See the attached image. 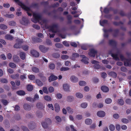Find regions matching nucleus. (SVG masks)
<instances>
[{
    "instance_id": "3c124183",
    "label": "nucleus",
    "mask_w": 131,
    "mask_h": 131,
    "mask_svg": "<svg viewBox=\"0 0 131 131\" xmlns=\"http://www.w3.org/2000/svg\"><path fill=\"white\" fill-rule=\"evenodd\" d=\"M79 84L80 85L82 86L85 85L86 84V83L84 81H82L79 82Z\"/></svg>"
},
{
    "instance_id": "5fc2aeb1",
    "label": "nucleus",
    "mask_w": 131,
    "mask_h": 131,
    "mask_svg": "<svg viewBox=\"0 0 131 131\" xmlns=\"http://www.w3.org/2000/svg\"><path fill=\"white\" fill-rule=\"evenodd\" d=\"M39 95L37 94H36L35 95L34 98H33V99H34V102L36 100H38L39 99Z\"/></svg>"
},
{
    "instance_id": "680f3d73",
    "label": "nucleus",
    "mask_w": 131,
    "mask_h": 131,
    "mask_svg": "<svg viewBox=\"0 0 131 131\" xmlns=\"http://www.w3.org/2000/svg\"><path fill=\"white\" fill-rule=\"evenodd\" d=\"M82 116L81 114H78L76 115V118L79 120H80L82 118Z\"/></svg>"
},
{
    "instance_id": "aec40b11",
    "label": "nucleus",
    "mask_w": 131,
    "mask_h": 131,
    "mask_svg": "<svg viewBox=\"0 0 131 131\" xmlns=\"http://www.w3.org/2000/svg\"><path fill=\"white\" fill-rule=\"evenodd\" d=\"M55 111L57 112H58L60 110V107L58 103H55L54 105Z\"/></svg>"
},
{
    "instance_id": "a878e982",
    "label": "nucleus",
    "mask_w": 131,
    "mask_h": 131,
    "mask_svg": "<svg viewBox=\"0 0 131 131\" xmlns=\"http://www.w3.org/2000/svg\"><path fill=\"white\" fill-rule=\"evenodd\" d=\"M36 83L39 86H41L43 85V83L42 82L38 79L36 80Z\"/></svg>"
},
{
    "instance_id": "4c0bfd02",
    "label": "nucleus",
    "mask_w": 131,
    "mask_h": 131,
    "mask_svg": "<svg viewBox=\"0 0 131 131\" xmlns=\"http://www.w3.org/2000/svg\"><path fill=\"white\" fill-rule=\"evenodd\" d=\"M8 24L9 25L11 26H15L16 25L15 22L14 21H12L9 22Z\"/></svg>"
},
{
    "instance_id": "bb28decb",
    "label": "nucleus",
    "mask_w": 131,
    "mask_h": 131,
    "mask_svg": "<svg viewBox=\"0 0 131 131\" xmlns=\"http://www.w3.org/2000/svg\"><path fill=\"white\" fill-rule=\"evenodd\" d=\"M102 90L104 92H107L108 91V88L105 86H102L101 88Z\"/></svg>"
},
{
    "instance_id": "cd10ccee",
    "label": "nucleus",
    "mask_w": 131,
    "mask_h": 131,
    "mask_svg": "<svg viewBox=\"0 0 131 131\" xmlns=\"http://www.w3.org/2000/svg\"><path fill=\"white\" fill-rule=\"evenodd\" d=\"M32 70L35 73H37L39 72V69L36 67H32Z\"/></svg>"
},
{
    "instance_id": "0eeeda50",
    "label": "nucleus",
    "mask_w": 131,
    "mask_h": 131,
    "mask_svg": "<svg viewBox=\"0 0 131 131\" xmlns=\"http://www.w3.org/2000/svg\"><path fill=\"white\" fill-rule=\"evenodd\" d=\"M70 80L73 83H76L78 81V78L74 75H72L70 77Z\"/></svg>"
},
{
    "instance_id": "338daca9",
    "label": "nucleus",
    "mask_w": 131,
    "mask_h": 131,
    "mask_svg": "<svg viewBox=\"0 0 131 131\" xmlns=\"http://www.w3.org/2000/svg\"><path fill=\"white\" fill-rule=\"evenodd\" d=\"M109 128L111 131H113L115 130V127L114 125L111 124Z\"/></svg>"
},
{
    "instance_id": "09e8293b",
    "label": "nucleus",
    "mask_w": 131,
    "mask_h": 131,
    "mask_svg": "<svg viewBox=\"0 0 131 131\" xmlns=\"http://www.w3.org/2000/svg\"><path fill=\"white\" fill-rule=\"evenodd\" d=\"M46 43L48 46H52V42L49 39H47L46 40Z\"/></svg>"
},
{
    "instance_id": "f257e3e1",
    "label": "nucleus",
    "mask_w": 131,
    "mask_h": 131,
    "mask_svg": "<svg viewBox=\"0 0 131 131\" xmlns=\"http://www.w3.org/2000/svg\"><path fill=\"white\" fill-rule=\"evenodd\" d=\"M33 18L32 20L34 22L36 23L40 20H41L43 24H45L47 20L45 19H42L40 14L39 13L35 12L33 13Z\"/></svg>"
},
{
    "instance_id": "1a4fd4ad",
    "label": "nucleus",
    "mask_w": 131,
    "mask_h": 131,
    "mask_svg": "<svg viewBox=\"0 0 131 131\" xmlns=\"http://www.w3.org/2000/svg\"><path fill=\"white\" fill-rule=\"evenodd\" d=\"M21 23L22 24L26 25L28 24V20L27 18L23 17L22 18V20L20 21Z\"/></svg>"
},
{
    "instance_id": "a19ab883",
    "label": "nucleus",
    "mask_w": 131,
    "mask_h": 131,
    "mask_svg": "<svg viewBox=\"0 0 131 131\" xmlns=\"http://www.w3.org/2000/svg\"><path fill=\"white\" fill-rule=\"evenodd\" d=\"M9 66L12 68H15L16 67V65L13 62L10 63L9 64Z\"/></svg>"
},
{
    "instance_id": "39448f33",
    "label": "nucleus",
    "mask_w": 131,
    "mask_h": 131,
    "mask_svg": "<svg viewBox=\"0 0 131 131\" xmlns=\"http://www.w3.org/2000/svg\"><path fill=\"white\" fill-rule=\"evenodd\" d=\"M21 7L23 9L27 11V13L29 16H31V13H32V12L30 8L28 7L23 4L22 5Z\"/></svg>"
},
{
    "instance_id": "5701e85b",
    "label": "nucleus",
    "mask_w": 131,
    "mask_h": 131,
    "mask_svg": "<svg viewBox=\"0 0 131 131\" xmlns=\"http://www.w3.org/2000/svg\"><path fill=\"white\" fill-rule=\"evenodd\" d=\"M68 112L70 114H72L73 113V110L70 107H67L66 108Z\"/></svg>"
},
{
    "instance_id": "b1692460",
    "label": "nucleus",
    "mask_w": 131,
    "mask_h": 131,
    "mask_svg": "<svg viewBox=\"0 0 131 131\" xmlns=\"http://www.w3.org/2000/svg\"><path fill=\"white\" fill-rule=\"evenodd\" d=\"M109 74L110 76L114 78H116L117 77V74L114 72H111L109 73Z\"/></svg>"
},
{
    "instance_id": "ea45409f",
    "label": "nucleus",
    "mask_w": 131,
    "mask_h": 131,
    "mask_svg": "<svg viewBox=\"0 0 131 131\" xmlns=\"http://www.w3.org/2000/svg\"><path fill=\"white\" fill-rule=\"evenodd\" d=\"M1 102L5 106L7 105L8 103V102L7 100L4 99L2 100Z\"/></svg>"
},
{
    "instance_id": "79ce46f5",
    "label": "nucleus",
    "mask_w": 131,
    "mask_h": 131,
    "mask_svg": "<svg viewBox=\"0 0 131 131\" xmlns=\"http://www.w3.org/2000/svg\"><path fill=\"white\" fill-rule=\"evenodd\" d=\"M112 100L110 98H107L105 101V103L107 104H110L112 102Z\"/></svg>"
},
{
    "instance_id": "de8ad7c7",
    "label": "nucleus",
    "mask_w": 131,
    "mask_h": 131,
    "mask_svg": "<svg viewBox=\"0 0 131 131\" xmlns=\"http://www.w3.org/2000/svg\"><path fill=\"white\" fill-rule=\"evenodd\" d=\"M19 76L18 74H17L15 75H13L11 76V77L12 78L14 79H16Z\"/></svg>"
},
{
    "instance_id": "864d4df0",
    "label": "nucleus",
    "mask_w": 131,
    "mask_h": 131,
    "mask_svg": "<svg viewBox=\"0 0 131 131\" xmlns=\"http://www.w3.org/2000/svg\"><path fill=\"white\" fill-rule=\"evenodd\" d=\"M109 44L111 45H114L116 44V42L114 40H111L109 41Z\"/></svg>"
},
{
    "instance_id": "37998d69",
    "label": "nucleus",
    "mask_w": 131,
    "mask_h": 131,
    "mask_svg": "<svg viewBox=\"0 0 131 131\" xmlns=\"http://www.w3.org/2000/svg\"><path fill=\"white\" fill-rule=\"evenodd\" d=\"M69 58L68 56L67 55H63L61 56V58L63 60H67Z\"/></svg>"
},
{
    "instance_id": "4be33fe9",
    "label": "nucleus",
    "mask_w": 131,
    "mask_h": 131,
    "mask_svg": "<svg viewBox=\"0 0 131 131\" xmlns=\"http://www.w3.org/2000/svg\"><path fill=\"white\" fill-rule=\"evenodd\" d=\"M63 88L64 90L66 91L69 90V86L68 84H65L63 85Z\"/></svg>"
},
{
    "instance_id": "423d86ee",
    "label": "nucleus",
    "mask_w": 131,
    "mask_h": 131,
    "mask_svg": "<svg viewBox=\"0 0 131 131\" xmlns=\"http://www.w3.org/2000/svg\"><path fill=\"white\" fill-rule=\"evenodd\" d=\"M39 48L41 52L44 53L46 52L49 49L48 48H47L44 46L42 45L39 46Z\"/></svg>"
},
{
    "instance_id": "2f4dec72",
    "label": "nucleus",
    "mask_w": 131,
    "mask_h": 131,
    "mask_svg": "<svg viewBox=\"0 0 131 131\" xmlns=\"http://www.w3.org/2000/svg\"><path fill=\"white\" fill-rule=\"evenodd\" d=\"M75 95L77 97L80 99L82 98L83 97V94L80 93H76L75 94Z\"/></svg>"
},
{
    "instance_id": "4468645a",
    "label": "nucleus",
    "mask_w": 131,
    "mask_h": 131,
    "mask_svg": "<svg viewBox=\"0 0 131 131\" xmlns=\"http://www.w3.org/2000/svg\"><path fill=\"white\" fill-rule=\"evenodd\" d=\"M97 115L99 117H103L105 115V113L104 111H101L97 112Z\"/></svg>"
},
{
    "instance_id": "58836bf2",
    "label": "nucleus",
    "mask_w": 131,
    "mask_h": 131,
    "mask_svg": "<svg viewBox=\"0 0 131 131\" xmlns=\"http://www.w3.org/2000/svg\"><path fill=\"white\" fill-rule=\"evenodd\" d=\"M20 57L23 60L25 59V54L23 52H21L20 53Z\"/></svg>"
},
{
    "instance_id": "9b49d317",
    "label": "nucleus",
    "mask_w": 131,
    "mask_h": 131,
    "mask_svg": "<svg viewBox=\"0 0 131 131\" xmlns=\"http://www.w3.org/2000/svg\"><path fill=\"white\" fill-rule=\"evenodd\" d=\"M31 53L33 56L36 57H38L39 56V53L36 50H32L31 51Z\"/></svg>"
},
{
    "instance_id": "6e6552de",
    "label": "nucleus",
    "mask_w": 131,
    "mask_h": 131,
    "mask_svg": "<svg viewBox=\"0 0 131 131\" xmlns=\"http://www.w3.org/2000/svg\"><path fill=\"white\" fill-rule=\"evenodd\" d=\"M97 52L96 50L94 49H92L90 50V52L89 53V54L91 57H94Z\"/></svg>"
},
{
    "instance_id": "4d7b16f0",
    "label": "nucleus",
    "mask_w": 131,
    "mask_h": 131,
    "mask_svg": "<svg viewBox=\"0 0 131 131\" xmlns=\"http://www.w3.org/2000/svg\"><path fill=\"white\" fill-rule=\"evenodd\" d=\"M55 45L56 47L58 48H61L63 47L62 45L59 43H56Z\"/></svg>"
},
{
    "instance_id": "c9c22d12",
    "label": "nucleus",
    "mask_w": 131,
    "mask_h": 131,
    "mask_svg": "<svg viewBox=\"0 0 131 131\" xmlns=\"http://www.w3.org/2000/svg\"><path fill=\"white\" fill-rule=\"evenodd\" d=\"M44 98L45 100L47 101H51L52 100L51 97L50 96L48 95L45 96Z\"/></svg>"
},
{
    "instance_id": "f3484780",
    "label": "nucleus",
    "mask_w": 131,
    "mask_h": 131,
    "mask_svg": "<svg viewBox=\"0 0 131 131\" xmlns=\"http://www.w3.org/2000/svg\"><path fill=\"white\" fill-rule=\"evenodd\" d=\"M92 122V120L90 118H87L85 120V124L88 125H91Z\"/></svg>"
},
{
    "instance_id": "e2e57ef3",
    "label": "nucleus",
    "mask_w": 131,
    "mask_h": 131,
    "mask_svg": "<svg viewBox=\"0 0 131 131\" xmlns=\"http://www.w3.org/2000/svg\"><path fill=\"white\" fill-rule=\"evenodd\" d=\"M118 103L121 105H123L124 104V101L123 99H120L118 100Z\"/></svg>"
},
{
    "instance_id": "412c9836",
    "label": "nucleus",
    "mask_w": 131,
    "mask_h": 131,
    "mask_svg": "<svg viewBox=\"0 0 131 131\" xmlns=\"http://www.w3.org/2000/svg\"><path fill=\"white\" fill-rule=\"evenodd\" d=\"M37 108L40 109H43L44 107V106L43 104L41 103H38L36 104Z\"/></svg>"
},
{
    "instance_id": "f704fd0d",
    "label": "nucleus",
    "mask_w": 131,
    "mask_h": 131,
    "mask_svg": "<svg viewBox=\"0 0 131 131\" xmlns=\"http://www.w3.org/2000/svg\"><path fill=\"white\" fill-rule=\"evenodd\" d=\"M13 60L15 62H18L19 61V58L16 56L13 57Z\"/></svg>"
},
{
    "instance_id": "13d9d810",
    "label": "nucleus",
    "mask_w": 131,
    "mask_h": 131,
    "mask_svg": "<svg viewBox=\"0 0 131 131\" xmlns=\"http://www.w3.org/2000/svg\"><path fill=\"white\" fill-rule=\"evenodd\" d=\"M28 78L31 80H33L35 79V76L33 75H29L28 76Z\"/></svg>"
},
{
    "instance_id": "c85d7f7f",
    "label": "nucleus",
    "mask_w": 131,
    "mask_h": 131,
    "mask_svg": "<svg viewBox=\"0 0 131 131\" xmlns=\"http://www.w3.org/2000/svg\"><path fill=\"white\" fill-rule=\"evenodd\" d=\"M88 106V104L86 102H83L80 105V106L82 108H85Z\"/></svg>"
},
{
    "instance_id": "393cba45",
    "label": "nucleus",
    "mask_w": 131,
    "mask_h": 131,
    "mask_svg": "<svg viewBox=\"0 0 131 131\" xmlns=\"http://www.w3.org/2000/svg\"><path fill=\"white\" fill-rule=\"evenodd\" d=\"M74 99V97L72 96H68L67 97V101L69 102H72Z\"/></svg>"
},
{
    "instance_id": "9d476101",
    "label": "nucleus",
    "mask_w": 131,
    "mask_h": 131,
    "mask_svg": "<svg viewBox=\"0 0 131 131\" xmlns=\"http://www.w3.org/2000/svg\"><path fill=\"white\" fill-rule=\"evenodd\" d=\"M124 65L126 66H131V59L129 58L126 59L124 61Z\"/></svg>"
},
{
    "instance_id": "a18cd8bd",
    "label": "nucleus",
    "mask_w": 131,
    "mask_h": 131,
    "mask_svg": "<svg viewBox=\"0 0 131 131\" xmlns=\"http://www.w3.org/2000/svg\"><path fill=\"white\" fill-rule=\"evenodd\" d=\"M4 16L8 18H13L14 17V15L13 14H11L10 15L9 14H6L5 15H4Z\"/></svg>"
},
{
    "instance_id": "8fccbe9b",
    "label": "nucleus",
    "mask_w": 131,
    "mask_h": 131,
    "mask_svg": "<svg viewBox=\"0 0 131 131\" xmlns=\"http://www.w3.org/2000/svg\"><path fill=\"white\" fill-rule=\"evenodd\" d=\"M14 47L16 48H20L21 46L20 43H16L15 44Z\"/></svg>"
},
{
    "instance_id": "a211bd4d",
    "label": "nucleus",
    "mask_w": 131,
    "mask_h": 131,
    "mask_svg": "<svg viewBox=\"0 0 131 131\" xmlns=\"http://www.w3.org/2000/svg\"><path fill=\"white\" fill-rule=\"evenodd\" d=\"M5 38L7 40H13L14 38L13 37L10 35L7 34L5 36Z\"/></svg>"
},
{
    "instance_id": "6ab92c4d",
    "label": "nucleus",
    "mask_w": 131,
    "mask_h": 131,
    "mask_svg": "<svg viewBox=\"0 0 131 131\" xmlns=\"http://www.w3.org/2000/svg\"><path fill=\"white\" fill-rule=\"evenodd\" d=\"M79 54L77 53H73L71 59L73 60H75V58L79 57Z\"/></svg>"
},
{
    "instance_id": "473e14b6",
    "label": "nucleus",
    "mask_w": 131,
    "mask_h": 131,
    "mask_svg": "<svg viewBox=\"0 0 131 131\" xmlns=\"http://www.w3.org/2000/svg\"><path fill=\"white\" fill-rule=\"evenodd\" d=\"M7 26L3 24H0V28L4 30L6 29Z\"/></svg>"
},
{
    "instance_id": "7c9ffc66",
    "label": "nucleus",
    "mask_w": 131,
    "mask_h": 131,
    "mask_svg": "<svg viewBox=\"0 0 131 131\" xmlns=\"http://www.w3.org/2000/svg\"><path fill=\"white\" fill-rule=\"evenodd\" d=\"M33 88V87L32 85L28 84L27 86V89L28 91H32Z\"/></svg>"
},
{
    "instance_id": "dca6fc26",
    "label": "nucleus",
    "mask_w": 131,
    "mask_h": 131,
    "mask_svg": "<svg viewBox=\"0 0 131 131\" xmlns=\"http://www.w3.org/2000/svg\"><path fill=\"white\" fill-rule=\"evenodd\" d=\"M28 127L31 129H34L36 127V124L34 122L29 123L28 125Z\"/></svg>"
},
{
    "instance_id": "f03ea898",
    "label": "nucleus",
    "mask_w": 131,
    "mask_h": 131,
    "mask_svg": "<svg viewBox=\"0 0 131 131\" xmlns=\"http://www.w3.org/2000/svg\"><path fill=\"white\" fill-rule=\"evenodd\" d=\"M49 28L50 30L54 33H58L59 30L58 28V25L56 24H54L49 26Z\"/></svg>"
},
{
    "instance_id": "603ef678",
    "label": "nucleus",
    "mask_w": 131,
    "mask_h": 131,
    "mask_svg": "<svg viewBox=\"0 0 131 131\" xmlns=\"http://www.w3.org/2000/svg\"><path fill=\"white\" fill-rule=\"evenodd\" d=\"M42 91L44 93H46V94H48V93L47 88V87H43L42 88Z\"/></svg>"
},
{
    "instance_id": "bf43d9fd",
    "label": "nucleus",
    "mask_w": 131,
    "mask_h": 131,
    "mask_svg": "<svg viewBox=\"0 0 131 131\" xmlns=\"http://www.w3.org/2000/svg\"><path fill=\"white\" fill-rule=\"evenodd\" d=\"M26 99L28 101H30L31 102H34V99H33V98L32 97H27L26 98Z\"/></svg>"
},
{
    "instance_id": "c03bdc74",
    "label": "nucleus",
    "mask_w": 131,
    "mask_h": 131,
    "mask_svg": "<svg viewBox=\"0 0 131 131\" xmlns=\"http://www.w3.org/2000/svg\"><path fill=\"white\" fill-rule=\"evenodd\" d=\"M53 56L56 58H58L60 57V54L57 53H54L53 54Z\"/></svg>"
},
{
    "instance_id": "e433bc0d",
    "label": "nucleus",
    "mask_w": 131,
    "mask_h": 131,
    "mask_svg": "<svg viewBox=\"0 0 131 131\" xmlns=\"http://www.w3.org/2000/svg\"><path fill=\"white\" fill-rule=\"evenodd\" d=\"M70 68L68 67H62L60 69V70L61 71H65L68 70Z\"/></svg>"
},
{
    "instance_id": "7ed1b4c3",
    "label": "nucleus",
    "mask_w": 131,
    "mask_h": 131,
    "mask_svg": "<svg viewBox=\"0 0 131 131\" xmlns=\"http://www.w3.org/2000/svg\"><path fill=\"white\" fill-rule=\"evenodd\" d=\"M51 121L49 118L46 119L44 122L41 123L42 127L45 129L48 128L51 124Z\"/></svg>"
},
{
    "instance_id": "0e129e2a",
    "label": "nucleus",
    "mask_w": 131,
    "mask_h": 131,
    "mask_svg": "<svg viewBox=\"0 0 131 131\" xmlns=\"http://www.w3.org/2000/svg\"><path fill=\"white\" fill-rule=\"evenodd\" d=\"M55 67V66L53 63H51L49 66V68L51 69H54Z\"/></svg>"
},
{
    "instance_id": "052dcab7",
    "label": "nucleus",
    "mask_w": 131,
    "mask_h": 131,
    "mask_svg": "<svg viewBox=\"0 0 131 131\" xmlns=\"http://www.w3.org/2000/svg\"><path fill=\"white\" fill-rule=\"evenodd\" d=\"M121 121L123 123L126 124L127 123L129 122L128 120L126 118H123L122 119Z\"/></svg>"
},
{
    "instance_id": "6e6d98bb",
    "label": "nucleus",
    "mask_w": 131,
    "mask_h": 131,
    "mask_svg": "<svg viewBox=\"0 0 131 131\" xmlns=\"http://www.w3.org/2000/svg\"><path fill=\"white\" fill-rule=\"evenodd\" d=\"M26 74H24L23 75H21L20 77V78L21 80H24L25 79H26Z\"/></svg>"
},
{
    "instance_id": "774afa93",
    "label": "nucleus",
    "mask_w": 131,
    "mask_h": 131,
    "mask_svg": "<svg viewBox=\"0 0 131 131\" xmlns=\"http://www.w3.org/2000/svg\"><path fill=\"white\" fill-rule=\"evenodd\" d=\"M21 129L23 131H29L28 129L24 126H23L21 127Z\"/></svg>"
},
{
    "instance_id": "f8f14e48",
    "label": "nucleus",
    "mask_w": 131,
    "mask_h": 131,
    "mask_svg": "<svg viewBox=\"0 0 131 131\" xmlns=\"http://www.w3.org/2000/svg\"><path fill=\"white\" fill-rule=\"evenodd\" d=\"M80 56L81 58H83V59L81 60V61L82 62H84V63L86 64L88 63V61L89 60L88 58L86 57L84 55H81Z\"/></svg>"
},
{
    "instance_id": "2eb2a0df",
    "label": "nucleus",
    "mask_w": 131,
    "mask_h": 131,
    "mask_svg": "<svg viewBox=\"0 0 131 131\" xmlns=\"http://www.w3.org/2000/svg\"><path fill=\"white\" fill-rule=\"evenodd\" d=\"M23 107L24 109L26 111H30L31 108V106L27 104H24Z\"/></svg>"
},
{
    "instance_id": "49530a36",
    "label": "nucleus",
    "mask_w": 131,
    "mask_h": 131,
    "mask_svg": "<svg viewBox=\"0 0 131 131\" xmlns=\"http://www.w3.org/2000/svg\"><path fill=\"white\" fill-rule=\"evenodd\" d=\"M120 69L121 71L124 72H126L127 71V69L124 67H121Z\"/></svg>"
},
{
    "instance_id": "20e7f679",
    "label": "nucleus",
    "mask_w": 131,
    "mask_h": 131,
    "mask_svg": "<svg viewBox=\"0 0 131 131\" xmlns=\"http://www.w3.org/2000/svg\"><path fill=\"white\" fill-rule=\"evenodd\" d=\"M111 56L116 60H119V59L118 57V56H119L121 60L123 61L124 59V56L122 54H119V53H117L115 54H112Z\"/></svg>"
},
{
    "instance_id": "ddd939ff",
    "label": "nucleus",
    "mask_w": 131,
    "mask_h": 131,
    "mask_svg": "<svg viewBox=\"0 0 131 131\" xmlns=\"http://www.w3.org/2000/svg\"><path fill=\"white\" fill-rule=\"evenodd\" d=\"M57 79L58 77H57L53 75H51L49 77L48 80L49 82H50L51 81L57 80Z\"/></svg>"
},
{
    "instance_id": "69168bd1",
    "label": "nucleus",
    "mask_w": 131,
    "mask_h": 131,
    "mask_svg": "<svg viewBox=\"0 0 131 131\" xmlns=\"http://www.w3.org/2000/svg\"><path fill=\"white\" fill-rule=\"evenodd\" d=\"M54 88L53 87L50 86L48 88L49 91L50 93H52L54 91Z\"/></svg>"
},
{
    "instance_id": "c756f323",
    "label": "nucleus",
    "mask_w": 131,
    "mask_h": 131,
    "mask_svg": "<svg viewBox=\"0 0 131 131\" xmlns=\"http://www.w3.org/2000/svg\"><path fill=\"white\" fill-rule=\"evenodd\" d=\"M16 93L18 95H24L25 94V92L22 90L17 91Z\"/></svg>"
},
{
    "instance_id": "72a5a7b5",
    "label": "nucleus",
    "mask_w": 131,
    "mask_h": 131,
    "mask_svg": "<svg viewBox=\"0 0 131 131\" xmlns=\"http://www.w3.org/2000/svg\"><path fill=\"white\" fill-rule=\"evenodd\" d=\"M4 123L6 127H9V124L8 120L7 119L5 120Z\"/></svg>"
}]
</instances>
